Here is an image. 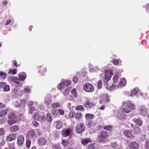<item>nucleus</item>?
<instances>
[{
	"instance_id": "obj_1",
	"label": "nucleus",
	"mask_w": 149,
	"mask_h": 149,
	"mask_svg": "<svg viewBox=\"0 0 149 149\" xmlns=\"http://www.w3.org/2000/svg\"><path fill=\"white\" fill-rule=\"evenodd\" d=\"M8 117L9 120H8L7 122L9 125H12L15 123V120L16 119V117L15 114L14 112H11L8 115Z\"/></svg>"
},
{
	"instance_id": "obj_2",
	"label": "nucleus",
	"mask_w": 149,
	"mask_h": 149,
	"mask_svg": "<svg viewBox=\"0 0 149 149\" xmlns=\"http://www.w3.org/2000/svg\"><path fill=\"white\" fill-rule=\"evenodd\" d=\"M108 136L109 135L106 131L102 132H101L100 135L98 136L97 140L99 142H102L105 140Z\"/></svg>"
},
{
	"instance_id": "obj_3",
	"label": "nucleus",
	"mask_w": 149,
	"mask_h": 149,
	"mask_svg": "<svg viewBox=\"0 0 149 149\" xmlns=\"http://www.w3.org/2000/svg\"><path fill=\"white\" fill-rule=\"evenodd\" d=\"M26 136V138L31 139H34L36 138V133L33 130H29L27 133Z\"/></svg>"
},
{
	"instance_id": "obj_4",
	"label": "nucleus",
	"mask_w": 149,
	"mask_h": 149,
	"mask_svg": "<svg viewBox=\"0 0 149 149\" xmlns=\"http://www.w3.org/2000/svg\"><path fill=\"white\" fill-rule=\"evenodd\" d=\"M84 90L87 92H91L94 90L93 86L91 84L86 83L83 86Z\"/></svg>"
},
{
	"instance_id": "obj_5",
	"label": "nucleus",
	"mask_w": 149,
	"mask_h": 149,
	"mask_svg": "<svg viewBox=\"0 0 149 149\" xmlns=\"http://www.w3.org/2000/svg\"><path fill=\"white\" fill-rule=\"evenodd\" d=\"M85 130V127L84 124L81 123L76 126L75 131L77 134H80L83 132Z\"/></svg>"
},
{
	"instance_id": "obj_6",
	"label": "nucleus",
	"mask_w": 149,
	"mask_h": 149,
	"mask_svg": "<svg viewBox=\"0 0 149 149\" xmlns=\"http://www.w3.org/2000/svg\"><path fill=\"white\" fill-rule=\"evenodd\" d=\"M139 113L141 116H145L148 113V110L145 106H141L139 107Z\"/></svg>"
},
{
	"instance_id": "obj_7",
	"label": "nucleus",
	"mask_w": 149,
	"mask_h": 149,
	"mask_svg": "<svg viewBox=\"0 0 149 149\" xmlns=\"http://www.w3.org/2000/svg\"><path fill=\"white\" fill-rule=\"evenodd\" d=\"M95 105V104L91 102V100L88 99H87V100L85 101L84 105L85 108L88 109H90Z\"/></svg>"
},
{
	"instance_id": "obj_8",
	"label": "nucleus",
	"mask_w": 149,
	"mask_h": 149,
	"mask_svg": "<svg viewBox=\"0 0 149 149\" xmlns=\"http://www.w3.org/2000/svg\"><path fill=\"white\" fill-rule=\"evenodd\" d=\"M129 147L130 149H138L139 147V143L135 141L131 142Z\"/></svg>"
},
{
	"instance_id": "obj_9",
	"label": "nucleus",
	"mask_w": 149,
	"mask_h": 149,
	"mask_svg": "<svg viewBox=\"0 0 149 149\" xmlns=\"http://www.w3.org/2000/svg\"><path fill=\"white\" fill-rule=\"evenodd\" d=\"M113 73L110 70H107L105 73V79L107 81L109 80L111 78Z\"/></svg>"
},
{
	"instance_id": "obj_10",
	"label": "nucleus",
	"mask_w": 149,
	"mask_h": 149,
	"mask_svg": "<svg viewBox=\"0 0 149 149\" xmlns=\"http://www.w3.org/2000/svg\"><path fill=\"white\" fill-rule=\"evenodd\" d=\"M72 130L70 129H66L62 131V135L63 137L68 136L71 133Z\"/></svg>"
},
{
	"instance_id": "obj_11",
	"label": "nucleus",
	"mask_w": 149,
	"mask_h": 149,
	"mask_svg": "<svg viewBox=\"0 0 149 149\" xmlns=\"http://www.w3.org/2000/svg\"><path fill=\"white\" fill-rule=\"evenodd\" d=\"M24 141V137L22 135H20L18 136L17 139V142L19 146H21L23 144Z\"/></svg>"
},
{
	"instance_id": "obj_12",
	"label": "nucleus",
	"mask_w": 149,
	"mask_h": 149,
	"mask_svg": "<svg viewBox=\"0 0 149 149\" xmlns=\"http://www.w3.org/2000/svg\"><path fill=\"white\" fill-rule=\"evenodd\" d=\"M16 138V136L14 134H11L6 136V140L7 142H10L14 140Z\"/></svg>"
},
{
	"instance_id": "obj_13",
	"label": "nucleus",
	"mask_w": 149,
	"mask_h": 149,
	"mask_svg": "<svg viewBox=\"0 0 149 149\" xmlns=\"http://www.w3.org/2000/svg\"><path fill=\"white\" fill-rule=\"evenodd\" d=\"M124 135L128 138H132L133 137L132 132L128 130H125L123 132Z\"/></svg>"
},
{
	"instance_id": "obj_14",
	"label": "nucleus",
	"mask_w": 149,
	"mask_h": 149,
	"mask_svg": "<svg viewBox=\"0 0 149 149\" xmlns=\"http://www.w3.org/2000/svg\"><path fill=\"white\" fill-rule=\"evenodd\" d=\"M91 140L90 138H87L86 139H81V143L83 146L86 145L88 143L91 142Z\"/></svg>"
},
{
	"instance_id": "obj_15",
	"label": "nucleus",
	"mask_w": 149,
	"mask_h": 149,
	"mask_svg": "<svg viewBox=\"0 0 149 149\" xmlns=\"http://www.w3.org/2000/svg\"><path fill=\"white\" fill-rule=\"evenodd\" d=\"M46 143V140L44 137L40 138L38 139V143L40 146H43Z\"/></svg>"
},
{
	"instance_id": "obj_16",
	"label": "nucleus",
	"mask_w": 149,
	"mask_h": 149,
	"mask_svg": "<svg viewBox=\"0 0 149 149\" xmlns=\"http://www.w3.org/2000/svg\"><path fill=\"white\" fill-rule=\"evenodd\" d=\"M132 120L139 126H141L142 125V121L140 118H134Z\"/></svg>"
},
{
	"instance_id": "obj_17",
	"label": "nucleus",
	"mask_w": 149,
	"mask_h": 149,
	"mask_svg": "<svg viewBox=\"0 0 149 149\" xmlns=\"http://www.w3.org/2000/svg\"><path fill=\"white\" fill-rule=\"evenodd\" d=\"M128 106L131 109L134 110L135 109V105L130 100H129L126 103Z\"/></svg>"
},
{
	"instance_id": "obj_18",
	"label": "nucleus",
	"mask_w": 149,
	"mask_h": 149,
	"mask_svg": "<svg viewBox=\"0 0 149 149\" xmlns=\"http://www.w3.org/2000/svg\"><path fill=\"white\" fill-rule=\"evenodd\" d=\"M26 74L24 72L20 73L18 75V77L19 80L23 81L26 78Z\"/></svg>"
},
{
	"instance_id": "obj_19",
	"label": "nucleus",
	"mask_w": 149,
	"mask_h": 149,
	"mask_svg": "<svg viewBox=\"0 0 149 149\" xmlns=\"http://www.w3.org/2000/svg\"><path fill=\"white\" fill-rule=\"evenodd\" d=\"M46 71V68L43 66H40L39 68V73L42 75L45 73Z\"/></svg>"
},
{
	"instance_id": "obj_20",
	"label": "nucleus",
	"mask_w": 149,
	"mask_h": 149,
	"mask_svg": "<svg viewBox=\"0 0 149 149\" xmlns=\"http://www.w3.org/2000/svg\"><path fill=\"white\" fill-rule=\"evenodd\" d=\"M109 82H107L106 88L108 90H113L115 89L116 86L115 85L112 84L111 86H110L109 84Z\"/></svg>"
},
{
	"instance_id": "obj_21",
	"label": "nucleus",
	"mask_w": 149,
	"mask_h": 149,
	"mask_svg": "<svg viewBox=\"0 0 149 149\" xmlns=\"http://www.w3.org/2000/svg\"><path fill=\"white\" fill-rule=\"evenodd\" d=\"M55 124L57 129H59L62 127V123L59 121H56L55 122Z\"/></svg>"
},
{
	"instance_id": "obj_22",
	"label": "nucleus",
	"mask_w": 149,
	"mask_h": 149,
	"mask_svg": "<svg viewBox=\"0 0 149 149\" xmlns=\"http://www.w3.org/2000/svg\"><path fill=\"white\" fill-rule=\"evenodd\" d=\"M94 115L88 113L86 114L85 115V118L87 120L92 119L94 118Z\"/></svg>"
},
{
	"instance_id": "obj_23",
	"label": "nucleus",
	"mask_w": 149,
	"mask_h": 149,
	"mask_svg": "<svg viewBox=\"0 0 149 149\" xmlns=\"http://www.w3.org/2000/svg\"><path fill=\"white\" fill-rule=\"evenodd\" d=\"M32 118L35 120H39L40 118L39 113L37 112L34 113L32 115Z\"/></svg>"
},
{
	"instance_id": "obj_24",
	"label": "nucleus",
	"mask_w": 149,
	"mask_h": 149,
	"mask_svg": "<svg viewBox=\"0 0 149 149\" xmlns=\"http://www.w3.org/2000/svg\"><path fill=\"white\" fill-rule=\"evenodd\" d=\"M19 129V127L17 125H14L11 126L10 128L11 132H15L17 131Z\"/></svg>"
},
{
	"instance_id": "obj_25",
	"label": "nucleus",
	"mask_w": 149,
	"mask_h": 149,
	"mask_svg": "<svg viewBox=\"0 0 149 149\" xmlns=\"http://www.w3.org/2000/svg\"><path fill=\"white\" fill-rule=\"evenodd\" d=\"M8 110L5 109L2 110L0 112V117H3L6 116Z\"/></svg>"
},
{
	"instance_id": "obj_26",
	"label": "nucleus",
	"mask_w": 149,
	"mask_h": 149,
	"mask_svg": "<svg viewBox=\"0 0 149 149\" xmlns=\"http://www.w3.org/2000/svg\"><path fill=\"white\" fill-rule=\"evenodd\" d=\"M113 126L111 125H106L104 127V129L107 131H112Z\"/></svg>"
},
{
	"instance_id": "obj_27",
	"label": "nucleus",
	"mask_w": 149,
	"mask_h": 149,
	"mask_svg": "<svg viewBox=\"0 0 149 149\" xmlns=\"http://www.w3.org/2000/svg\"><path fill=\"white\" fill-rule=\"evenodd\" d=\"M46 119L48 122H51L52 121V118L51 114L48 113L47 114Z\"/></svg>"
},
{
	"instance_id": "obj_28",
	"label": "nucleus",
	"mask_w": 149,
	"mask_h": 149,
	"mask_svg": "<svg viewBox=\"0 0 149 149\" xmlns=\"http://www.w3.org/2000/svg\"><path fill=\"white\" fill-rule=\"evenodd\" d=\"M52 101L51 99L48 98H46L45 100V103L46 105L48 106L51 104Z\"/></svg>"
},
{
	"instance_id": "obj_29",
	"label": "nucleus",
	"mask_w": 149,
	"mask_h": 149,
	"mask_svg": "<svg viewBox=\"0 0 149 149\" xmlns=\"http://www.w3.org/2000/svg\"><path fill=\"white\" fill-rule=\"evenodd\" d=\"M69 141L68 140H63L61 144L64 146L65 147L69 143Z\"/></svg>"
},
{
	"instance_id": "obj_30",
	"label": "nucleus",
	"mask_w": 149,
	"mask_h": 149,
	"mask_svg": "<svg viewBox=\"0 0 149 149\" xmlns=\"http://www.w3.org/2000/svg\"><path fill=\"white\" fill-rule=\"evenodd\" d=\"M134 130L135 133L139 134L141 133V129L138 127H135L134 128Z\"/></svg>"
},
{
	"instance_id": "obj_31",
	"label": "nucleus",
	"mask_w": 149,
	"mask_h": 149,
	"mask_svg": "<svg viewBox=\"0 0 149 149\" xmlns=\"http://www.w3.org/2000/svg\"><path fill=\"white\" fill-rule=\"evenodd\" d=\"M7 74L5 72H0V79H4L6 78Z\"/></svg>"
},
{
	"instance_id": "obj_32",
	"label": "nucleus",
	"mask_w": 149,
	"mask_h": 149,
	"mask_svg": "<svg viewBox=\"0 0 149 149\" xmlns=\"http://www.w3.org/2000/svg\"><path fill=\"white\" fill-rule=\"evenodd\" d=\"M119 84L122 86H124L126 84V80L124 78H122L120 80Z\"/></svg>"
},
{
	"instance_id": "obj_33",
	"label": "nucleus",
	"mask_w": 149,
	"mask_h": 149,
	"mask_svg": "<svg viewBox=\"0 0 149 149\" xmlns=\"http://www.w3.org/2000/svg\"><path fill=\"white\" fill-rule=\"evenodd\" d=\"M11 81L14 83L18 84L19 83V79L17 77H13L12 78Z\"/></svg>"
},
{
	"instance_id": "obj_34",
	"label": "nucleus",
	"mask_w": 149,
	"mask_h": 149,
	"mask_svg": "<svg viewBox=\"0 0 149 149\" xmlns=\"http://www.w3.org/2000/svg\"><path fill=\"white\" fill-rule=\"evenodd\" d=\"M138 91V90L134 88L132 89L131 91V94L130 95V96L132 97L134 96L135 95H136Z\"/></svg>"
},
{
	"instance_id": "obj_35",
	"label": "nucleus",
	"mask_w": 149,
	"mask_h": 149,
	"mask_svg": "<svg viewBox=\"0 0 149 149\" xmlns=\"http://www.w3.org/2000/svg\"><path fill=\"white\" fill-rule=\"evenodd\" d=\"M60 106V104L58 102L54 103L51 105V107L53 108H56L59 107Z\"/></svg>"
},
{
	"instance_id": "obj_36",
	"label": "nucleus",
	"mask_w": 149,
	"mask_h": 149,
	"mask_svg": "<svg viewBox=\"0 0 149 149\" xmlns=\"http://www.w3.org/2000/svg\"><path fill=\"white\" fill-rule=\"evenodd\" d=\"M87 149H95V146L94 144L91 143L89 144L87 146Z\"/></svg>"
},
{
	"instance_id": "obj_37",
	"label": "nucleus",
	"mask_w": 149,
	"mask_h": 149,
	"mask_svg": "<svg viewBox=\"0 0 149 149\" xmlns=\"http://www.w3.org/2000/svg\"><path fill=\"white\" fill-rule=\"evenodd\" d=\"M71 90V88L70 87H67L63 92V94L64 95L66 96L68 95L70 91Z\"/></svg>"
},
{
	"instance_id": "obj_38",
	"label": "nucleus",
	"mask_w": 149,
	"mask_h": 149,
	"mask_svg": "<svg viewBox=\"0 0 149 149\" xmlns=\"http://www.w3.org/2000/svg\"><path fill=\"white\" fill-rule=\"evenodd\" d=\"M76 109L77 110L83 111L84 108L82 105H79L76 107Z\"/></svg>"
},
{
	"instance_id": "obj_39",
	"label": "nucleus",
	"mask_w": 149,
	"mask_h": 149,
	"mask_svg": "<svg viewBox=\"0 0 149 149\" xmlns=\"http://www.w3.org/2000/svg\"><path fill=\"white\" fill-rule=\"evenodd\" d=\"M65 86H69L71 84V81L69 80H65L63 82Z\"/></svg>"
},
{
	"instance_id": "obj_40",
	"label": "nucleus",
	"mask_w": 149,
	"mask_h": 149,
	"mask_svg": "<svg viewBox=\"0 0 149 149\" xmlns=\"http://www.w3.org/2000/svg\"><path fill=\"white\" fill-rule=\"evenodd\" d=\"M65 86L64 84H63L62 82L60 84L58 85L57 88L59 90H61L63 89Z\"/></svg>"
},
{
	"instance_id": "obj_41",
	"label": "nucleus",
	"mask_w": 149,
	"mask_h": 149,
	"mask_svg": "<svg viewBox=\"0 0 149 149\" xmlns=\"http://www.w3.org/2000/svg\"><path fill=\"white\" fill-rule=\"evenodd\" d=\"M118 75H116L114 76L113 77V80L114 83H116L118 82Z\"/></svg>"
},
{
	"instance_id": "obj_42",
	"label": "nucleus",
	"mask_w": 149,
	"mask_h": 149,
	"mask_svg": "<svg viewBox=\"0 0 149 149\" xmlns=\"http://www.w3.org/2000/svg\"><path fill=\"white\" fill-rule=\"evenodd\" d=\"M31 143V141L30 139H28L26 141V147L28 148H29L30 147Z\"/></svg>"
},
{
	"instance_id": "obj_43",
	"label": "nucleus",
	"mask_w": 149,
	"mask_h": 149,
	"mask_svg": "<svg viewBox=\"0 0 149 149\" xmlns=\"http://www.w3.org/2000/svg\"><path fill=\"white\" fill-rule=\"evenodd\" d=\"M82 116V114L81 113H77L75 116V118L77 120H79Z\"/></svg>"
},
{
	"instance_id": "obj_44",
	"label": "nucleus",
	"mask_w": 149,
	"mask_h": 149,
	"mask_svg": "<svg viewBox=\"0 0 149 149\" xmlns=\"http://www.w3.org/2000/svg\"><path fill=\"white\" fill-rule=\"evenodd\" d=\"M17 70L16 69H10L9 70V71L8 72V74H11V73L13 74H16L17 72Z\"/></svg>"
},
{
	"instance_id": "obj_45",
	"label": "nucleus",
	"mask_w": 149,
	"mask_h": 149,
	"mask_svg": "<svg viewBox=\"0 0 149 149\" xmlns=\"http://www.w3.org/2000/svg\"><path fill=\"white\" fill-rule=\"evenodd\" d=\"M94 123L92 120L88 121L87 126L88 128H90L92 126H93Z\"/></svg>"
},
{
	"instance_id": "obj_46",
	"label": "nucleus",
	"mask_w": 149,
	"mask_h": 149,
	"mask_svg": "<svg viewBox=\"0 0 149 149\" xmlns=\"http://www.w3.org/2000/svg\"><path fill=\"white\" fill-rule=\"evenodd\" d=\"M35 110V108L34 107H31L29 111V114H31Z\"/></svg>"
},
{
	"instance_id": "obj_47",
	"label": "nucleus",
	"mask_w": 149,
	"mask_h": 149,
	"mask_svg": "<svg viewBox=\"0 0 149 149\" xmlns=\"http://www.w3.org/2000/svg\"><path fill=\"white\" fill-rule=\"evenodd\" d=\"M5 133V130L3 128H0V136L4 135Z\"/></svg>"
},
{
	"instance_id": "obj_48",
	"label": "nucleus",
	"mask_w": 149,
	"mask_h": 149,
	"mask_svg": "<svg viewBox=\"0 0 149 149\" xmlns=\"http://www.w3.org/2000/svg\"><path fill=\"white\" fill-rule=\"evenodd\" d=\"M122 110L124 112L127 113H129L131 111L130 110L128 107L123 108Z\"/></svg>"
},
{
	"instance_id": "obj_49",
	"label": "nucleus",
	"mask_w": 149,
	"mask_h": 149,
	"mask_svg": "<svg viewBox=\"0 0 149 149\" xmlns=\"http://www.w3.org/2000/svg\"><path fill=\"white\" fill-rule=\"evenodd\" d=\"M3 88V90L5 91H8L10 89V86L8 85H5Z\"/></svg>"
},
{
	"instance_id": "obj_50",
	"label": "nucleus",
	"mask_w": 149,
	"mask_h": 149,
	"mask_svg": "<svg viewBox=\"0 0 149 149\" xmlns=\"http://www.w3.org/2000/svg\"><path fill=\"white\" fill-rule=\"evenodd\" d=\"M111 146L113 148H116L118 146V144L116 142H113L111 143Z\"/></svg>"
},
{
	"instance_id": "obj_51",
	"label": "nucleus",
	"mask_w": 149,
	"mask_h": 149,
	"mask_svg": "<svg viewBox=\"0 0 149 149\" xmlns=\"http://www.w3.org/2000/svg\"><path fill=\"white\" fill-rule=\"evenodd\" d=\"M71 93L75 97L77 96V92L76 90L74 88H73L72 89V90L71 91Z\"/></svg>"
},
{
	"instance_id": "obj_52",
	"label": "nucleus",
	"mask_w": 149,
	"mask_h": 149,
	"mask_svg": "<svg viewBox=\"0 0 149 149\" xmlns=\"http://www.w3.org/2000/svg\"><path fill=\"white\" fill-rule=\"evenodd\" d=\"M102 81L101 80L99 81L97 83V87L98 88L100 89L101 88L102 86Z\"/></svg>"
},
{
	"instance_id": "obj_53",
	"label": "nucleus",
	"mask_w": 149,
	"mask_h": 149,
	"mask_svg": "<svg viewBox=\"0 0 149 149\" xmlns=\"http://www.w3.org/2000/svg\"><path fill=\"white\" fill-rule=\"evenodd\" d=\"M113 64L115 65H118L119 63L118 60L117 59H114L112 61Z\"/></svg>"
},
{
	"instance_id": "obj_54",
	"label": "nucleus",
	"mask_w": 149,
	"mask_h": 149,
	"mask_svg": "<svg viewBox=\"0 0 149 149\" xmlns=\"http://www.w3.org/2000/svg\"><path fill=\"white\" fill-rule=\"evenodd\" d=\"M145 147L146 149H149V141H147L146 142Z\"/></svg>"
},
{
	"instance_id": "obj_55",
	"label": "nucleus",
	"mask_w": 149,
	"mask_h": 149,
	"mask_svg": "<svg viewBox=\"0 0 149 149\" xmlns=\"http://www.w3.org/2000/svg\"><path fill=\"white\" fill-rule=\"evenodd\" d=\"M58 113V110L55 109H52V113L53 114L56 115Z\"/></svg>"
},
{
	"instance_id": "obj_56",
	"label": "nucleus",
	"mask_w": 149,
	"mask_h": 149,
	"mask_svg": "<svg viewBox=\"0 0 149 149\" xmlns=\"http://www.w3.org/2000/svg\"><path fill=\"white\" fill-rule=\"evenodd\" d=\"M30 89L28 87H26L24 88V91L25 93H28L30 92Z\"/></svg>"
},
{
	"instance_id": "obj_57",
	"label": "nucleus",
	"mask_w": 149,
	"mask_h": 149,
	"mask_svg": "<svg viewBox=\"0 0 149 149\" xmlns=\"http://www.w3.org/2000/svg\"><path fill=\"white\" fill-rule=\"evenodd\" d=\"M32 124L35 127H37L38 125V123L36 121H34L32 122Z\"/></svg>"
},
{
	"instance_id": "obj_58",
	"label": "nucleus",
	"mask_w": 149,
	"mask_h": 149,
	"mask_svg": "<svg viewBox=\"0 0 149 149\" xmlns=\"http://www.w3.org/2000/svg\"><path fill=\"white\" fill-rule=\"evenodd\" d=\"M75 115V113L73 112H71L69 114V116L70 118H73L74 117Z\"/></svg>"
},
{
	"instance_id": "obj_59",
	"label": "nucleus",
	"mask_w": 149,
	"mask_h": 149,
	"mask_svg": "<svg viewBox=\"0 0 149 149\" xmlns=\"http://www.w3.org/2000/svg\"><path fill=\"white\" fill-rule=\"evenodd\" d=\"M78 80L77 77L76 76L74 77L73 78V81L75 83H77Z\"/></svg>"
},
{
	"instance_id": "obj_60",
	"label": "nucleus",
	"mask_w": 149,
	"mask_h": 149,
	"mask_svg": "<svg viewBox=\"0 0 149 149\" xmlns=\"http://www.w3.org/2000/svg\"><path fill=\"white\" fill-rule=\"evenodd\" d=\"M5 107L4 104L0 102V108L1 109L4 108Z\"/></svg>"
},
{
	"instance_id": "obj_61",
	"label": "nucleus",
	"mask_w": 149,
	"mask_h": 149,
	"mask_svg": "<svg viewBox=\"0 0 149 149\" xmlns=\"http://www.w3.org/2000/svg\"><path fill=\"white\" fill-rule=\"evenodd\" d=\"M58 110L59 113L61 115H63L64 114V111L63 110L61 109H58Z\"/></svg>"
},
{
	"instance_id": "obj_62",
	"label": "nucleus",
	"mask_w": 149,
	"mask_h": 149,
	"mask_svg": "<svg viewBox=\"0 0 149 149\" xmlns=\"http://www.w3.org/2000/svg\"><path fill=\"white\" fill-rule=\"evenodd\" d=\"M13 63L14 64V65H15L16 67L18 66V65L17 64V62L15 60H14L13 62Z\"/></svg>"
},
{
	"instance_id": "obj_63",
	"label": "nucleus",
	"mask_w": 149,
	"mask_h": 149,
	"mask_svg": "<svg viewBox=\"0 0 149 149\" xmlns=\"http://www.w3.org/2000/svg\"><path fill=\"white\" fill-rule=\"evenodd\" d=\"M5 83L3 82H0V87L2 88L5 85Z\"/></svg>"
},
{
	"instance_id": "obj_64",
	"label": "nucleus",
	"mask_w": 149,
	"mask_h": 149,
	"mask_svg": "<svg viewBox=\"0 0 149 149\" xmlns=\"http://www.w3.org/2000/svg\"><path fill=\"white\" fill-rule=\"evenodd\" d=\"M5 143V141L4 140H3L0 143V145L3 146L4 145Z\"/></svg>"
}]
</instances>
